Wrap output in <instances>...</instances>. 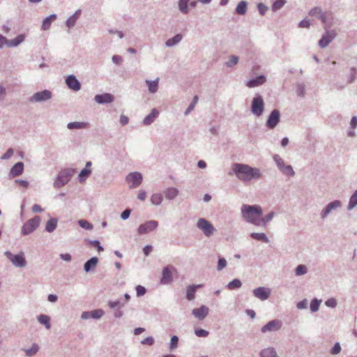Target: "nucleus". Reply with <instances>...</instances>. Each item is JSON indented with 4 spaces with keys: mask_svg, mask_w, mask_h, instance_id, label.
<instances>
[{
    "mask_svg": "<svg viewBox=\"0 0 357 357\" xmlns=\"http://www.w3.org/2000/svg\"><path fill=\"white\" fill-rule=\"evenodd\" d=\"M232 169L236 176L243 181H249L252 178H259L261 176L259 169L251 167L247 165L236 163L233 165Z\"/></svg>",
    "mask_w": 357,
    "mask_h": 357,
    "instance_id": "obj_1",
    "label": "nucleus"
},
{
    "mask_svg": "<svg viewBox=\"0 0 357 357\" xmlns=\"http://www.w3.org/2000/svg\"><path fill=\"white\" fill-rule=\"evenodd\" d=\"M243 217L248 221L255 225H261L262 208L260 206H250L244 204L241 207Z\"/></svg>",
    "mask_w": 357,
    "mask_h": 357,
    "instance_id": "obj_2",
    "label": "nucleus"
},
{
    "mask_svg": "<svg viewBox=\"0 0 357 357\" xmlns=\"http://www.w3.org/2000/svg\"><path fill=\"white\" fill-rule=\"evenodd\" d=\"M40 222V218L38 216L27 220L22 226L21 233L22 235H28L35 231L39 226Z\"/></svg>",
    "mask_w": 357,
    "mask_h": 357,
    "instance_id": "obj_3",
    "label": "nucleus"
},
{
    "mask_svg": "<svg viewBox=\"0 0 357 357\" xmlns=\"http://www.w3.org/2000/svg\"><path fill=\"white\" fill-rule=\"evenodd\" d=\"M309 15L319 19L323 24H326L331 20H332V13H324L320 7H314L309 11Z\"/></svg>",
    "mask_w": 357,
    "mask_h": 357,
    "instance_id": "obj_4",
    "label": "nucleus"
},
{
    "mask_svg": "<svg viewBox=\"0 0 357 357\" xmlns=\"http://www.w3.org/2000/svg\"><path fill=\"white\" fill-rule=\"evenodd\" d=\"M158 226V222L155 220H149L142 224L138 227L137 231L140 235L148 234L155 230Z\"/></svg>",
    "mask_w": 357,
    "mask_h": 357,
    "instance_id": "obj_5",
    "label": "nucleus"
},
{
    "mask_svg": "<svg viewBox=\"0 0 357 357\" xmlns=\"http://www.w3.org/2000/svg\"><path fill=\"white\" fill-rule=\"evenodd\" d=\"M5 255L15 266H25L26 261L24 257V254L22 252L18 255H13L10 252H6Z\"/></svg>",
    "mask_w": 357,
    "mask_h": 357,
    "instance_id": "obj_6",
    "label": "nucleus"
},
{
    "mask_svg": "<svg viewBox=\"0 0 357 357\" xmlns=\"http://www.w3.org/2000/svg\"><path fill=\"white\" fill-rule=\"evenodd\" d=\"M336 33L334 30H326L319 40V45L321 48L326 47L335 38Z\"/></svg>",
    "mask_w": 357,
    "mask_h": 357,
    "instance_id": "obj_7",
    "label": "nucleus"
},
{
    "mask_svg": "<svg viewBox=\"0 0 357 357\" xmlns=\"http://www.w3.org/2000/svg\"><path fill=\"white\" fill-rule=\"evenodd\" d=\"M197 227L200 229L206 236H210L215 230L212 224L203 218L198 220Z\"/></svg>",
    "mask_w": 357,
    "mask_h": 357,
    "instance_id": "obj_8",
    "label": "nucleus"
},
{
    "mask_svg": "<svg viewBox=\"0 0 357 357\" xmlns=\"http://www.w3.org/2000/svg\"><path fill=\"white\" fill-rule=\"evenodd\" d=\"M126 181L130 184V188H137L142 183V176L137 172L130 173L126 176Z\"/></svg>",
    "mask_w": 357,
    "mask_h": 357,
    "instance_id": "obj_9",
    "label": "nucleus"
},
{
    "mask_svg": "<svg viewBox=\"0 0 357 357\" xmlns=\"http://www.w3.org/2000/svg\"><path fill=\"white\" fill-rule=\"evenodd\" d=\"M251 110L257 116L261 115L264 111V101L261 97H257L253 99Z\"/></svg>",
    "mask_w": 357,
    "mask_h": 357,
    "instance_id": "obj_10",
    "label": "nucleus"
},
{
    "mask_svg": "<svg viewBox=\"0 0 357 357\" xmlns=\"http://www.w3.org/2000/svg\"><path fill=\"white\" fill-rule=\"evenodd\" d=\"M176 271L173 266L165 267L162 270V276L160 280L161 284H169L172 281V271Z\"/></svg>",
    "mask_w": 357,
    "mask_h": 357,
    "instance_id": "obj_11",
    "label": "nucleus"
},
{
    "mask_svg": "<svg viewBox=\"0 0 357 357\" xmlns=\"http://www.w3.org/2000/svg\"><path fill=\"white\" fill-rule=\"evenodd\" d=\"M280 121V112L278 109H274L271 113L266 122V125L269 128H275Z\"/></svg>",
    "mask_w": 357,
    "mask_h": 357,
    "instance_id": "obj_12",
    "label": "nucleus"
},
{
    "mask_svg": "<svg viewBox=\"0 0 357 357\" xmlns=\"http://www.w3.org/2000/svg\"><path fill=\"white\" fill-rule=\"evenodd\" d=\"M281 322L278 320H272L264 326L261 328L263 333L275 331L281 328Z\"/></svg>",
    "mask_w": 357,
    "mask_h": 357,
    "instance_id": "obj_13",
    "label": "nucleus"
},
{
    "mask_svg": "<svg viewBox=\"0 0 357 357\" xmlns=\"http://www.w3.org/2000/svg\"><path fill=\"white\" fill-rule=\"evenodd\" d=\"M66 84L70 89H80L81 84L73 75H68L66 79Z\"/></svg>",
    "mask_w": 357,
    "mask_h": 357,
    "instance_id": "obj_14",
    "label": "nucleus"
},
{
    "mask_svg": "<svg viewBox=\"0 0 357 357\" xmlns=\"http://www.w3.org/2000/svg\"><path fill=\"white\" fill-rule=\"evenodd\" d=\"M208 314V308L205 305H202L199 308H195L192 310V314L199 320L204 319Z\"/></svg>",
    "mask_w": 357,
    "mask_h": 357,
    "instance_id": "obj_15",
    "label": "nucleus"
},
{
    "mask_svg": "<svg viewBox=\"0 0 357 357\" xmlns=\"http://www.w3.org/2000/svg\"><path fill=\"white\" fill-rule=\"evenodd\" d=\"M253 294L255 297L264 301L269 297L270 291L264 287H259L254 289Z\"/></svg>",
    "mask_w": 357,
    "mask_h": 357,
    "instance_id": "obj_16",
    "label": "nucleus"
},
{
    "mask_svg": "<svg viewBox=\"0 0 357 357\" xmlns=\"http://www.w3.org/2000/svg\"><path fill=\"white\" fill-rule=\"evenodd\" d=\"M266 77L264 75H259L249 80L247 83V86L249 88L257 87L264 84L266 82Z\"/></svg>",
    "mask_w": 357,
    "mask_h": 357,
    "instance_id": "obj_17",
    "label": "nucleus"
},
{
    "mask_svg": "<svg viewBox=\"0 0 357 357\" xmlns=\"http://www.w3.org/2000/svg\"><path fill=\"white\" fill-rule=\"evenodd\" d=\"M51 98V91H42L40 92H37L34 94V96L31 98V101H41L45 100Z\"/></svg>",
    "mask_w": 357,
    "mask_h": 357,
    "instance_id": "obj_18",
    "label": "nucleus"
},
{
    "mask_svg": "<svg viewBox=\"0 0 357 357\" xmlns=\"http://www.w3.org/2000/svg\"><path fill=\"white\" fill-rule=\"evenodd\" d=\"M183 35L181 33H177L174 37L169 38L165 42V46L167 47H172L178 45L183 40Z\"/></svg>",
    "mask_w": 357,
    "mask_h": 357,
    "instance_id": "obj_19",
    "label": "nucleus"
},
{
    "mask_svg": "<svg viewBox=\"0 0 357 357\" xmlns=\"http://www.w3.org/2000/svg\"><path fill=\"white\" fill-rule=\"evenodd\" d=\"M57 16L56 14H52L50 16L45 18L43 21L41 29L44 31L48 30L52 22L56 19Z\"/></svg>",
    "mask_w": 357,
    "mask_h": 357,
    "instance_id": "obj_20",
    "label": "nucleus"
},
{
    "mask_svg": "<svg viewBox=\"0 0 357 357\" xmlns=\"http://www.w3.org/2000/svg\"><path fill=\"white\" fill-rule=\"evenodd\" d=\"M24 170V164L22 162L16 163L10 170V174L13 176H17L22 174Z\"/></svg>",
    "mask_w": 357,
    "mask_h": 357,
    "instance_id": "obj_21",
    "label": "nucleus"
},
{
    "mask_svg": "<svg viewBox=\"0 0 357 357\" xmlns=\"http://www.w3.org/2000/svg\"><path fill=\"white\" fill-rule=\"evenodd\" d=\"M95 100L98 103H109L113 100V96L109 93L97 95L95 97Z\"/></svg>",
    "mask_w": 357,
    "mask_h": 357,
    "instance_id": "obj_22",
    "label": "nucleus"
},
{
    "mask_svg": "<svg viewBox=\"0 0 357 357\" xmlns=\"http://www.w3.org/2000/svg\"><path fill=\"white\" fill-rule=\"evenodd\" d=\"M25 40V35L24 34H20L16 38L8 40V47H14L18 46L20 44H21L24 40Z\"/></svg>",
    "mask_w": 357,
    "mask_h": 357,
    "instance_id": "obj_23",
    "label": "nucleus"
},
{
    "mask_svg": "<svg viewBox=\"0 0 357 357\" xmlns=\"http://www.w3.org/2000/svg\"><path fill=\"white\" fill-rule=\"evenodd\" d=\"M202 287V284H198V285H190L187 288V294H186V298L189 301H192L195 298V291L197 288Z\"/></svg>",
    "mask_w": 357,
    "mask_h": 357,
    "instance_id": "obj_24",
    "label": "nucleus"
},
{
    "mask_svg": "<svg viewBox=\"0 0 357 357\" xmlns=\"http://www.w3.org/2000/svg\"><path fill=\"white\" fill-rule=\"evenodd\" d=\"M158 114L159 112L156 109H153L151 113L144 118V124L146 126L150 125Z\"/></svg>",
    "mask_w": 357,
    "mask_h": 357,
    "instance_id": "obj_25",
    "label": "nucleus"
},
{
    "mask_svg": "<svg viewBox=\"0 0 357 357\" xmlns=\"http://www.w3.org/2000/svg\"><path fill=\"white\" fill-rule=\"evenodd\" d=\"M248 8V3L246 1H241L236 8V13L240 15H243L246 13Z\"/></svg>",
    "mask_w": 357,
    "mask_h": 357,
    "instance_id": "obj_26",
    "label": "nucleus"
},
{
    "mask_svg": "<svg viewBox=\"0 0 357 357\" xmlns=\"http://www.w3.org/2000/svg\"><path fill=\"white\" fill-rule=\"evenodd\" d=\"M189 2L190 0H178V9L183 14H188L189 13Z\"/></svg>",
    "mask_w": 357,
    "mask_h": 357,
    "instance_id": "obj_27",
    "label": "nucleus"
},
{
    "mask_svg": "<svg viewBox=\"0 0 357 357\" xmlns=\"http://www.w3.org/2000/svg\"><path fill=\"white\" fill-rule=\"evenodd\" d=\"M89 124L84 122H72L68 124V128L72 129H81L87 128Z\"/></svg>",
    "mask_w": 357,
    "mask_h": 357,
    "instance_id": "obj_28",
    "label": "nucleus"
},
{
    "mask_svg": "<svg viewBox=\"0 0 357 357\" xmlns=\"http://www.w3.org/2000/svg\"><path fill=\"white\" fill-rule=\"evenodd\" d=\"M98 263V259L96 257H92L91 259L87 261L84 264V270L88 272L91 268L96 267Z\"/></svg>",
    "mask_w": 357,
    "mask_h": 357,
    "instance_id": "obj_29",
    "label": "nucleus"
},
{
    "mask_svg": "<svg viewBox=\"0 0 357 357\" xmlns=\"http://www.w3.org/2000/svg\"><path fill=\"white\" fill-rule=\"evenodd\" d=\"M340 206V202L339 201H334L330 203L325 210L323 211V216H326L333 208H337Z\"/></svg>",
    "mask_w": 357,
    "mask_h": 357,
    "instance_id": "obj_30",
    "label": "nucleus"
},
{
    "mask_svg": "<svg viewBox=\"0 0 357 357\" xmlns=\"http://www.w3.org/2000/svg\"><path fill=\"white\" fill-rule=\"evenodd\" d=\"M261 357H278L274 349L267 348L261 351Z\"/></svg>",
    "mask_w": 357,
    "mask_h": 357,
    "instance_id": "obj_31",
    "label": "nucleus"
},
{
    "mask_svg": "<svg viewBox=\"0 0 357 357\" xmlns=\"http://www.w3.org/2000/svg\"><path fill=\"white\" fill-rule=\"evenodd\" d=\"M57 225V220L54 218H51L49 220L46 224L45 229L48 232L53 231Z\"/></svg>",
    "mask_w": 357,
    "mask_h": 357,
    "instance_id": "obj_32",
    "label": "nucleus"
},
{
    "mask_svg": "<svg viewBox=\"0 0 357 357\" xmlns=\"http://www.w3.org/2000/svg\"><path fill=\"white\" fill-rule=\"evenodd\" d=\"M238 56L235 55H231L229 56V59L225 63V65L227 67L232 68L238 63Z\"/></svg>",
    "mask_w": 357,
    "mask_h": 357,
    "instance_id": "obj_33",
    "label": "nucleus"
},
{
    "mask_svg": "<svg viewBox=\"0 0 357 357\" xmlns=\"http://www.w3.org/2000/svg\"><path fill=\"white\" fill-rule=\"evenodd\" d=\"M242 283L238 279H234L232 281L229 282L227 285V287L229 290H234L235 289H238L241 287Z\"/></svg>",
    "mask_w": 357,
    "mask_h": 357,
    "instance_id": "obj_34",
    "label": "nucleus"
},
{
    "mask_svg": "<svg viewBox=\"0 0 357 357\" xmlns=\"http://www.w3.org/2000/svg\"><path fill=\"white\" fill-rule=\"evenodd\" d=\"M356 78V69L355 68H351L349 71V74L347 77V83H353Z\"/></svg>",
    "mask_w": 357,
    "mask_h": 357,
    "instance_id": "obj_35",
    "label": "nucleus"
},
{
    "mask_svg": "<svg viewBox=\"0 0 357 357\" xmlns=\"http://www.w3.org/2000/svg\"><path fill=\"white\" fill-rule=\"evenodd\" d=\"M251 236L252 238L260 241L262 242L268 243V239L266 237V234L264 233H252Z\"/></svg>",
    "mask_w": 357,
    "mask_h": 357,
    "instance_id": "obj_36",
    "label": "nucleus"
},
{
    "mask_svg": "<svg viewBox=\"0 0 357 357\" xmlns=\"http://www.w3.org/2000/svg\"><path fill=\"white\" fill-rule=\"evenodd\" d=\"M287 3L286 0H276L272 5V10L275 12L281 9Z\"/></svg>",
    "mask_w": 357,
    "mask_h": 357,
    "instance_id": "obj_37",
    "label": "nucleus"
},
{
    "mask_svg": "<svg viewBox=\"0 0 357 357\" xmlns=\"http://www.w3.org/2000/svg\"><path fill=\"white\" fill-rule=\"evenodd\" d=\"M38 321L44 324L47 329L50 328V317L45 314H41L38 317Z\"/></svg>",
    "mask_w": 357,
    "mask_h": 357,
    "instance_id": "obj_38",
    "label": "nucleus"
},
{
    "mask_svg": "<svg viewBox=\"0 0 357 357\" xmlns=\"http://www.w3.org/2000/svg\"><path fill=\"white\" fill-rule=\"evenodd\" d=\"M178 195V190L177 189L174 188H169L165 192L166 197L168 199H174Z\"/></svg>",
    "mask_w": 357,
    "mask_h": 357,
    "instance_id": "obj_39",
    "label": "nucleus"
},
{
    "mask_svg": "<svg viewBox=\"0 0 357 357\" xmlns=\"http://www.w3.org/2000/svg\"><path fill=\"white\" fill-rule=\"evenodd\" d=\"M151 201L153 204L159 205L162 201V196L161 194H153L151 196Z\"/></svg>",
    "mask_w": 357,
    "mask_h": 357,
    "instance_id": "obj_40",
    "label": "nucleus"
},
{
    "mask_svg": "<svg viewBox=\"0 0 357 357\" xmlns=\"http://www.w3.org/2000/svg\"><path fill=\"white\" fill-rule=\"evenodd\" d=\"M159 78H156L155 80L150 81L146 80V83L149 87V89H156L158 87Z\"/></svg>",
    "mask_w": 357,
    "mask_h": 357,
    "instance_id": "obj_41",
    "label": "nucleus"
},
{
    "mask_svg": "<svg viewBox=\"0 0 357 357\" xmlns=\"http://www.w3.org/2000/svg\"><path fill=\"white\" fill-rule=\"evenodd\" d=\"M357 204V190L355 191L354 195L351 197L349 204V209L353 208Z\"/></svg>",
    "mask_w": 357,
    "mask_h": 357,
    "instance_id": "obj_42",
    "label": "nucleus"
},
{
    "mask_svg": "<svg viewBox=\"0 0 357 357\" xmlns=\"http://www.w3.org/2000/svg\"><path fill=\"white\" fill-rule=\"evenodd\" d=\"M280 170L287 176H293L294 174V172L290 165H284Z\"/></svg>",
    "mask_w": 357,
    "mask_h": 357,
    "instance_id": "obj_43",
    "label": "nucleus"
},
{
    "mask_svg": "<svg viewBox=\"0 0 357 357\" xmlns=\"http://www.w3.org/2000/svg\"><path fill=\"white\" fill-rule=\"evenodd\" d=\"M90 316L92 318L98 319L100 318L103 314L104 312L102 310H96L89 312Z\"/></svg>",
    "mask_w": 357,
    "mask_h": 357,
    "instance_id": "obj_44",
    "label": "nucleus"
},
{
    "mask_svg": "<svg viewBox=\"0 0 357 357\" xmlns=\"http://www.w3.org/2000/svg\"><path fill=\"white\" fill-rule=\"evenodd\" d=\"M90 174H91L90 169L84 168V169H82L81 171L80 174H79L80 181L84 180L85 178L88 177Z\"/></svg>",
    "mask_w": 357,
    "mask_h": 357,
    "instance_id": "obj_45",
    "label": "nucleus"
},
{
    "mask_svg": "<svg viewBox=\"0 0 357 357\" xmlns=\"http://www.w3.org/2000/svg\"><path fill=\"white\" fill-rule=\"evenodd\" d=\"M77 20H76L75 16H70L66 20V24L68 28H72L75 26L76 22Z\"/></svg>",
    "mask_w": 357,
    "mask_h": 357,
    "instance_id": "obj_46",
    "label": "nucleus"
},
{
    "mask_svg": "<svg viewBox=\"0 0 357 357\" xmlns=\"http://www.w3.org/2000/svg\"><path fill=\"white\" fill-rule=\"evenodd\" d=\"M257 9L261 15H264L266 11L268 10V7L264 5L263 3H259L257 4Z\"/></svg>",
    "mask_w": 357,
    "mask_h": 357,
    "instance_id": "obj_47",
    "label": "nucleus"
},
{
    "mask_svg": "<svg viewBox=\"0 0 357 357\" xmlns=\"http://www.w3.org/2000/svg\"><path fill=\"white\" fill-rule=\"evenodd\" d=\"M195 333L197 337H207L209 334V333L207 331L202 329V328L196 329L195 331Z\"/></svg>",
    "mask_w": 357,
    "mask_h": 357,
    "instance_id": "obj_48",
    "label": "nucleus"
},
{
    "mask_svg": "<svg viewBox=\"0 0 357 357\" xmlns=\"http://www.w3.org/2000/svg\"><path fill=\"white\" fill-rule=\"evenodd\" d=\"M38 351V346L37 344H33L29 349L26 350V354L27 356H33L36 354Z\"/></svg>",
    "mask_w": 357,
    "mask_h": 357,
    "instance_id": "obj_49",
    "label": "nucleus"
},
{
    "mask_svg": "<svg viewBox=\"0 0 357 357\" xmlns=\"http://www.w3.org/2000/svg\"><path fill=\"white\" fill-rule=\"evenodd\" d=\"M307 272V268L304 265H299L296 268V274L297 275H301Z\"/></svg>",
    "mask_w": 357,
    "mask_h": 357,
    "instance_id": "obj_50",
    "label": "nucleus"
},
{
    "mask_svg": "<svg viewBox=\"0 0 357 357\" xmlns=\"http://www.w3.org/2000/svg\"><path fill=\"white\" fill-rule=\"evenodd\" d=\"M79 225L84 229H91L93 228V226L91 223H89L86 220H81L79 221Z\"/></svg>",
    "mask_w": 357,
    "mask_h": 357,
    "instance_id": "obj_51",
    "label": "nucleus"
},
{
    "mask_svg": "<svg viewBox=\"0 0 357 357\" xmlns=\"http://www.w3.org/2000/svg\"><path fill=\"white\" fill-rule=\"evenodd\" d=\"M273 158L280 169H281L285 165L284 160L278 155H274Z\"/></svg>",
    "mask_w": 357,
    "mask_h": 357,
    "instance_id": "obj_52",
    "label": "nucleus"
},
{
    "mask_svg": "<svg viewBox=\"0 0 357 357\" xmlns=\"http://www.w3.org/2000/svg\"><path fill=\"white\" fill-rule=\"evenodd\" d=\"M274 215V213L271 212L266 215L264 218L261 217V225L266 226V223L270 221Z\"/></svg>",
    "mask_w": 357,
    "mask_h": 357,
    "instance_id": "obj_53",
    "label": "nucleus"
},
{
    "mask_svg": "<svg viewBox=\"0 0 357 357\" xmlns=\"http://www.w3.org/2000/svg\"><path fill=\"white\" fill-rule=\"evenodd\" d=\"M60 181H62L61 185H64L68 181V176H63V173H61L59 176H58L57 181H56V184L59 185V183Z\"/></svg>",
    "mask_w": 357,
    "mask_h": 357,
    "instance_id": "obj_54",
    "label": "nucleus"
},
{
    "mask_svg": "<svg viewBox=\"0 0 357 357\" xmlns=\"http://www.w3.org/2000/svg\"><path fill=\"white\" fill-rule=\"evenodd\" d=\"M197 101H198V97L197 96H195L193 98L192 102L189 105L188 109L186 110V112L185 113V114H188L190 111H192L194 109L195 105L197 102Z\"/></svg>",
    "mask_w": 357,
    "mask_h": 357,
    "instance_id": "obj_55",
    "label": "nucleus"
},
{
    "mask_svg": "<svg viewBox=\"0 0 357 357\" xmlns=\"http://www.w3.org/2000/svg\"><path fill=\"white\" fill-rule=\"evenodd\" d=\"M178 341V338L176 335H174L171 338V342H170V349H174V348H176L177 347Z\"/></svg>",
    "mask_w": 357,
    "mask_h": 357,
    "instance_id": "obj_56",
    "label": "nucleus"
},
{
    "mask_svg": "<svg viewBox=\"0 0 357 357\" xmlns=\"http://www.w3.org/2000/svg\"><path fill=\"white\" fill-rule=\"evenodd\" d=\"M319 307V303L317 301H312L310 303V309L312 312H316L318 310Z\"/></svg>",
    "mask_w": 357,
    "mask_h": 357,
    "instance_id": "obj_57",
    "label": "nucleus"
},
{
    "mask_svg": "<svg viewBox=\"0 0 357 357\" xmlns=\"http://www.w3.org/2000/svg\"><path fill=\"white\" fill-rule=\"evenodd\" d=\"M310 26V22L307 20H303L298 24V26L301 28H309Z\"/></svg>",
    "mask_w": 357,
    "mask_h": 357,
    "instance_id": "obj_58",
    "label": "nucleus"
},
{
    "mask_svg": "<svg viewBox=\"0 0 357 357\" xmlns=\"http://www.w3.org/2000/svg\"><path fill=\"white\" fill-rule=\"evenodd\" d=\"M136 291H137V294L139 296H143L146 293V289L141 285L137 286Z\"/></svg>",
    "mask_w": 357,
    "mask_h": 357,
    "instance_id": "obj_59",
    "label": "nucleus"
},
{
    "mask_svg": "<svg viewBox=\"0 0 357 357\" xmlns=\"http://www.w3.org/2000/svg\"><path fill=\"white\" fill-rule=\"evenodd\" d=\"M112 60L114 63L117 65H120L123 61L122 57L119 55H114L112 58Z\"/></svg>",
    "mask_w": 357,
    "mask_h": 357,
    "instance_id": "obj_60",
    "label": "nucleus"
},
{
    "mask_svg": "<svg viewBox=\"0 0 357 357\" xmlns=\"http://www.w3.org/2000/svg\"><path fill=\"white\" fill-rule=\"evenodd\" d=\"M153 342L154 340L152 337H146L142 341V344L147 345H152Z\"/></svg>",
    "mask_w": 357,
    "mask_h": 357,
    "instance_id": "obj_61",
    "label": "nucleus"
},
{
    "mask_svg": "<svg viewBox=\"0 0 357 357\" xmlns=\"http://www.w3.org/2000/svg\"><path fill=\"white\" fill-rule=\"evenodd\" d=\"M8 40L0 33V48H2L5 45L8 46Z\"/></svg>",
    "mask_w": 357,
    "mask_h": 357,
    "instance_id": "obj_62",
    "label": "nucleus"
},
{
    "mask_svg": "<svg viewBox=\"0 0 357 357\" xmlns=\"http://www.w3.org/2000/svg\"><path fill=\"white\" fill-rule=\"evenodd\" d=\"M341 348L339 343H336L331 350L332 354H337L340 352Z\"/></svg>",
    "mask_w": 357,
    "mask_h": 357,
    "instance_id": "obj_63",
    "label": "nucleus"
},
{
    "mask_svg": "<svg viewBox=\"0 0 357 357\" xmlns=\"http://www.w3.org/2000/svg\"><path fill=\"white\" fill-rule=\"evenodd\" d=\"M226 265H227L226 260L223 258L220 259L218 261V270L222 269L223 268H225L226 266Z\"/></svg>",
    "mask_w": 357,
    "mask_h": 357,
    "instance_id": "obj_64",
    "label": "nucleus"
}]
</instances>
